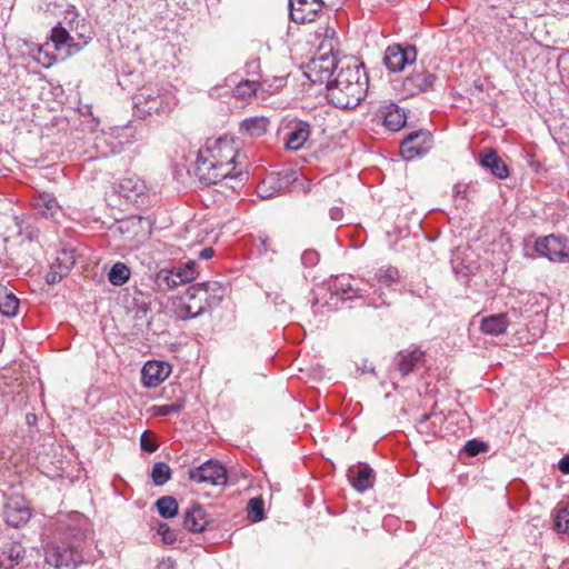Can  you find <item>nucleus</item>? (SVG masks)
I'll return each mask as SVG.
<instances>
[{"instance_id": "1", "label": "nucleus", "mask_w": 569, "mask_h": 569, "mask_svg": "<svg viewBox=\"0 0 569 569\" xmlns=\"http://www.w3.org/2000/svg\"><path fill=\"white\" fill-rule=\"evenodd\" d=\"M89 521L79 512L61 515L56 520L57 541L44 548L46 563L57 569H76L89 562Z\"/></svg>"}, {"instance_id": "2", "label": "nucleus", "mask_w": 569, "mask_h": 569, "mask_svg": "<svg viewBox=\"0 0 569 569\" xmlns=\"http://www.w3.org/2000/svg\"><path fill=\"white\" fill-rule=\"evenodd\" d=\"M240 143L231 136L208 139L199 149L194 173L203 184H216L226 178L242 180L243 162L240 160Z\"/></svg>"}, {"instance_id": "3", "label": "nucleus", "mask_w": 569, "mask_h": 569, "mask_svg": "<svg viewBox=\"0 0 569 569\" xmlns=\"http://www.w3.org/2000/svg\"><path fill=\"white\" fill-rule=\"evenodd\" d=\"M368 77L362 64L340 63L333 80L327 86V98L337 108L357 107L368 91Z\"/></svg>"}, {"instance_id": "4", "label": "nucleus", "mask_w": 569, "mask_h": 569, "mask_svg": "<svg viewBox=\"0 0 569 569\" xmlns=\"http://www.w3.org/2000/svg\"><path fill=\"white\" fill-rule=\"evenodd\" d=\"M132 100L134 114L140 119L152 114H169L177 106L174 93L157 86L142 87L134 93Z\"/></svg>"}, {"instance_id": "5", "label": "nucleus", "mask_w": 569, "mask_h": 569, "mask_svg": "<svg viewBox=\"0 0 569 569\" xmlns=\"http://www.w3.org/2000/svg\"><path fill=\"white\" fill-rule=\"evenodd\" d=\"M535 250L552 262H569V240L566 237L549 234L535 241Z\"/></svg>"}, {"instance_id": "6", "label": "nucleus", "mask_w": 569, "mask_h": 569, "mask_svg": "<svg viewBox=\"0 0 569 569\" xmlns=\"http://www.w3.org/2000/svg\"><path fill=\"white\" fill-rule=\"evenodd\" d=\"M189 479L197 483H208L211 486L226 485L228 477L227 470L218 460H207L199 467L189 469Z\"/></svg>"}, {"instance_id": "7", "label": "nucleus", "mask_w": 569, "mask_h": 569, "mask_svg": "<svg viewBox=\"0 0 569 569\" xmlns=\"http://www.w3.org/2000/svg\"><path fill=\"white\" fill-rule=\"evenodd\" d=\"M417 59V50L413 46L393 44L385 52L383 63L391 72L402 71L407 64H412Z\"/></svg>"}, {"instance_id": "8", "label": "nucleus", "mask_w": 569, "mask_h": 569, "mask_svg": "<svg viewBox=\"0 0 569 569\" xmlns=\"http://www.w3.org/2000/svg\"><path fill=\"white\" fill-rule=\"evenodd\" d=\"M30 507L22 496L14 495L7 499L3 518L9 526L20 528L30 520Z\"/></svg>"}, {"instance_id": "9", "label": "nucleus", "mask_w": 569, "mask_h": 569, "mask_svg": "<svg viewBox=\"0 0 569 569\" xmlns=\"http://www.w3.org/2000/svg\"><path fill=\"white\" fill-rule=\"evenodd\" d=\"M325 6L331 7L320 0H289L290 18L297 23L312 22Z\"/></svg>"}, {"instance_id": "10", "label": "nucleus", "mask_w": 569, "mask_h": 569, "mask_svg": "<svg viewBox=\"0 0 569 569\" xmlns=\"http://www.w3.org/2000/svg\"><path fill=\"white\" fill-rule=\"evenodd\" d=\"M431 133L428 130L410 132L401 142V153L407 159H413L428 152Z\"/></svg>"}, {"instance_id": "11", "label": "nucleus", "mask_w": 569, "mask_h": 569, "mask_svg": "<svg viewBox=\"0 0 569 569\" xmlns=\"http://www.w3.org/2000/svg\"><path fill=\"white\" fill-rule=\"evenodd\" d=\"M437 77L423 67L415 69L402 81L403 91L409 96L427 92L433 89Z\"/></svg>"}, {"instance_id": "12", "label": "nucleus", "mask_w": 569, "mask_h": 569, "mask_svg": "<svg viewBox=\"0 0 569 569\" xmlns=\"http://www.w3.org/2000/svg\"><path fill=\"white\" fill-rule=\"evenodd\" d=\"M190 292L192 297L203 299L208 309H211L221 302L226 288L218 281H207L190 286Z\"/></svg>"}, {"instance_id": "13", "label": "nucleus", "mask_w": 569, "mask_h": 569, "mask_svg": "<svg viewBox=\"0 0 569 569\" xmlns=\"http://www.w3.org/2000/svg\"><path fill=\"white\" fill-rule=\"evenodd\" d=\"M330 53H323L311 61L310 70L313 73L312 81L313 82H326V87L329 86V81L333 80L336 69H339V66L336 62V59Z\"/></svg>"}, {"instance_id": "14", "label": "nucleus", "mask_w": 569, "mask_h": 569, "mask_svg": "<svg viewBox=\"0 0 569 569\" xmlns=\"http://www.w3.org/2000/svg\"><path fill=\"white\" fill-rule=\"evenodd\" d=\"M171 367L163 361H147L141 370L143 385L148 388L158 387L170 375Z\"/></svg>"}, {"instance_id": "15", "label": "nucleus", "mask_w": 569, "mask_h": 569, "mask_svg": "<svg viewBox=\"0 0 569 569\" xmlns=\"http://www.w3.org/2000/svg\"><path fill=\"white\" fill-rule=\"evenodd\" d=\"M479 163L492 176L502 180L508 178L509 169L493 148H485L479 154Z\"/></svg>"}, {"instance_id": "16", "label": "nucleus", "mask_w": 569, "mask_h": 569, "mask_svg": "<svg viewBox=\"0 0 569 569\" xmlns=\"http://www.w3.org/2000/svg\"><path fill=\"white\" fill-rule=\"evenodd\" d=\"M190 293L189 287L177 307V315L183 320L196 318L208 309L203 299L192 297Z\"/></svg>"}, {"instance_id": "17", "label": "nucleus", "mask_w": 569, "mask_h": 569, "mask_svg": "<svg viewBox=\"0 0 569 569\" xmlns=\"http://www.w3.org/2000/svg\"><path fill=\"white\" fill-rule=\"evenodd\" d=\"M348 477L351 486L359 492H365L371 489L375 485V471L368 465H360L352 467L348 471Z\"/></svg>"}, {"instance_id": "18", "label": "nucleus", "mask_w": 569, "mask_h": 569, "mask_svg": "<svg viewBox=\"0 0 569 569\" xmlns=\"http://www.w3.org/2000/svg\"><path fill=\"white\" fill-rule=\"evenodd\" d=\"M209 523V518L199 503H192L183 515V528L191 532L203 531Z\"/></svg>"}, {"instance_id": "19", "label": "nucleus", "mask_w": 569, "mask_h": 569, "mask_svg": "<svg viewBox=\"0 0 569 569\" xmlns=\"http://www.w3.org/2000/svg\"><path fill=\"white\" fill-rule=\"evenodd\" d=\"M422 350L416 348L412 350H402L397 355V368L405 378L413 372L426 359Z\"/></svg>"}, {"instance_id": "20", "label": "nucleus", "mask_w": 569, "mask_h": 569, "mask_svg": "<svg viewBox=\"0 0 569 569\" xmlns=\"http://www.w3.org/2000/svg\"><path fill=\"white\" fill-rule=\"evenodd\" d=\"M74 264V257L71 251L62 250L57 257L56 262L51 264L46 280L49 284L59 282L64 276L68 274L71 267Z\"/></svg>"}, {"instance_id": "21", "label": "nucleus", "mask_w": 569, "mask_h": 569, "mask_svg": "<svg viewBox=\"0 0 569 569\" xmlns=\"http://www.w3.org/2000/svg\"><path fill=\"white\" fill-rule=\"evenodd\" d=\"M351 277L341 276L337 277L329 284V290L332 295L340 297L342 300H351L353 298L362 297L363 292H367L366 289L355 287L351 283Z\"/></svg>"}, {"instance_id": "22", "label": "nucleus", "mask_w": 569, "mask_h": 569, "mask_svg": "<svg viewBox=\"0 0 569 569\" xmlns=\"http://www.w3.org/2000/svg\"><path fill=\"white\" fill-rule=\"evenodd\" d=\"M146 184L138 177L123 178L118 184L117 192L127 201L137 203L139 198L144 194Z\"/></svg>"}, {"instance_id": "23", "label": "nucleus", "mask_w": 569, "mask_h": 569, "mask_svg": "<svg viewBox=\"0 0 569 569\" xmlns=\"http://www.w3.org/2000/svg\"><path fill=\"white\" fill-rule=\"evenodd\" d=\"M383 124L391 131H398L406 124V114L396 103H387L379 109Z\"/></svg>"}, {"instance_id": "24", "label": "nucleus", "mask_w": 569, "mask_h": 569, "mask_svg": "<svg viewBox=\"0 0 569 569\" xmlns=\"http://www.w3.org/2000/svg\"><path fill=\"white\" fill-rule=\"evenodd\" d=\"M197 276V271L187 270L181 273L178 269L161 270L158 273V281L160 286H164L167 289H173L184 282L193 280Z\"/></svg>"}, {"instance_id": "25", "label": "nucleus", "mask_w": 569, "mask_h": 569, "mask_svg": "<svg viewBox=\"0 0 569 569\" xmlns=\"http://www.w3.org/2000/svg\"><path fill=\"white\" fill-rule=\"evenodd\" d=\"M315 38L319 40V49L326 51V53H331L338 49V38L336 37L335 27L326 23L323 26H319L315 31Z\"/></svg>"}, {"instance_id": "26", "label": "nucleus", "mask_w": 569, "mask_h": 569, "mask_svg": "<svg viewBox=\"0 0 569 569\" xmlns=\"http://www.w3.org/2000/svg\"><path fill=\"white\" fill-rule=\"evenodd\" d=\"M508 326L509 320L507 315L498 313L483 318L480 329L486 335L499 336L507 330Z\"/></svg>"}, {"instance_id": "27", "label": "nucleus", "mask_w": 569, "mask_h": 569, "mask_svg": "<svg viewBox=\"0 0 569 569\" xmlns=\"http://www.w3.org/2000/svg\"><path fill=\"white\" fill-rule=\"evenodd\" d=\"M309 136V124L306 122L297 123L296 127L288 133L286 139V148L292 151L301 149L305 142L308 140Z\"/></svg>"}, {"instance_id": "28", "label": "nucleus", "mask_w": 569, "mask_h": 569, "mask_svg": "<svg viewBox=\"0 0 569 569\" xmlns=\"http://www.w3.org/2000/svg\"><path fill=\"white\" fill-rule=\"evenodd\" d=\"M269 127V120L264 117H251L241 121L240 131L251 138L263 136Z\"/></svg>"}, {"instance_id": "29", "label": "nucleus", "mask_w": 569, "mask_h": 569, "mask_svg": "<svg viewBox=\"0 0 569 569\" xmlns=\"http://www.w3.org/2000/svg\"><path fill=\"white\" fill-rule=\"evenodd\" d=\"M33 210L37 214L49 218L53 217L58 210V201L57 199L47 192L40 193L32 203Z\"/></svg>"}, {"instance_id": "30", "label": "nucleus", "mask_w": 569, "mask_h": 569, "mask_svg": "<svg viewBox=\"0 0 569 569\" xmlns=\"http://www.w3.org/2000/svg\"><path fill=\"white\" fill-rule=\"evenodd\" d=\"M19 305L16 295L6 284L0 283V312L6 317H14Z\"/></svg>"}, {"instance_id": "31", "label": "nucleus", "mask_w": 569, "mask_h": 569, "mask_svg": "<svg viewBox=\"0 0 569 569\" xmlns=\"http://www.w3.org/2000/svg\"><path fill=\"white\" fill-rule=\"evenodd\" d=\"M3 555L6 558L0 560V569H12L23 560L26 550L19 542H12L6 548Z\"/></svg>"}, {"instance_id": "32", "label": "nucleus", "mask_w": 569, "mask_h": 569, "mask_svg": "<svg viewBox=\"0 0 569 569\" xmlns=\"http://www.w3.org/2000/svg\"><path fill=\"white\" fill-rule=\"evenodd\" d=\"M281 189L280 179L274 174L267 176L257 187V193L262 199H268Z\"/></svg>"}, {"instance_id": "33", "label": "nucleus", "mask_w": 569, "mask_h": 569, "mask_svg": "<svg viewBox=\"0 0 569 569\" xmlns=\"http://www.w3.org/2000/svg\"><path fill=\"white\" fill-rule=\"evenodd\" d=\"M375 278L381 287L392 288L399 282L400 273L397 268L387 266L378 269Z\"/></svg>"}, {"instance_id": "34", "label": "nucleus", "mask_w": 569, "mask_h": 569, "mask_svg": "<svg viewBox=\"0 0 569 569\" xmlns=\"http://www.w3.org/2000/svg\"><path fill=\"white\" fill-rule=\"evenodd\" d=\"M51 40L57 50H60V48L63 46H67L69 49L74 47L77 50H79L78 44L72 43L73 38L70 36L69 31L61 26V23H58L54 28H52Z\"/></svg>"}, {"instance_id": "35", "label": "nucleus", "mask_w": 569, "mask_h": 569, "mask_svg": "<svg viewBox=\"0 0 569 569\" xmlns=\"http://www.w3.org/2000/svg\"><path fill=\"white\" fill-rule=\"evenodd\" d=\"M552 517L553 528L560 533H569V501L558 505Z\"/></svg>"}, {"instance_id": "36", "label": "nucleus", "mask_w": 569, "mask_h": 569, "mask_svg": "<svg viewBox=\"0 0 569 569\" xmlns=\"http://www.w3.org/2000/svg\"><path fill=\"white\" fill-rule=\"evenodd\" d=\"M159 515L169 519L178 515L179 506L177 500L171 496L160 497L156 502Z\"/></svg>"}, {"instance_id": "37", "label": "nucleus", "mask_w": 569, "mask_h": 569, "mask_svg": "<svg viewBox=\"0 0 569 569\" xmlns=\"http://www.w3.org/2000/svg\"><path fill=\"white\" fill-rule=\"evenodd\" d=\"M130 278V269L122 262L112 266L108 273V279L113 286H122Z\"/></svg>"}, {"instance_id": "38", "label": "nucleus", "mask_w": 569, "mask_h": 569, "mask_svg": "<svg viewBox=\"0 0 569 569\" xmlns=\"http://www.w3.org/2000/svg\"><path fill=\"white\" fill-rule=\"evenodd\" d=\"M171 468L166 462H156L152 467L151 478L156 486H163L171 479Z\"/></svg>"}, {"instance_id": "39", "label": "nucleus", "mask_w": 569, "mask_h": 569, "mask_svg": "<svg viewBox=\"0 0 569 569\" xmlns=\"http://www.w3.org/2000/svg\"><path fill=\"white\" fill-rule=\"evenodd\" d=\"M436 420L441 421L442 417L435 412L422 415V417L417 422L418 431L427 435H436V428L431 427V425H435Z\"/></svg>"}, {"instance_id": "40", "label": "nucleus", "mask_w": 569, "mask_h": 569, "mask_svg": "<svg viewBox=\"0 0 569 569\" xmlns=\"http://www.w3.org/2000/svg\"><path fill=\"white\" fill-rule=\"evenodd\" d=\"M264 516V502L261 498H252L248 503V518L253 522L261 521Z\"/></svg>"}, {"instance_id": "41", "label": "nucleus", "mask_w": 569, "mask_h": 569, "mask_svg": "<svg viewBox=\"0 0 569 569\" xmlns=\"http://www.w3.org/2000/svg\"><path fill=\"white\" fill-rule=\"evenodd\" d=\"M258 86L257 79L243 80L237 84L234 93L237 97L246 99L256 93Z\"/></svg>"}, {"instance_id": "42", "label": "nucleus", "mask_w": 569, "mask_h": 569, "mask_svg": "<svg viewBox=\"0 0 569 569\" xmlns=\"http://www.w3.org/2000/svg\"><path fill=\"white\" fill-rule=\"evenodd\" d=\"M183 408H184V401L178 400L173 403L154 406L152 408V410H153L154 416L166 417V416H171V415L178 413Z\"/></svg>"}, {"instance_id": "43", "label": "nucleus", "mask_w": 569, "mask_h": 569, "mask_svg": "<svg viewBox=\"0 0 569 569\" xmlns=\"http://www.w3.org/2000/svg\"><path fill=\"white\" fill-rule=\"evenodd\" d=\"M246 73L252 79H257L258 81L261 79V68H260V59L258 57L250 58L246 62Z\"/></svg>"}, {"instance_id": "44", "label": "nucleus", "mask_w": 569, "mask_h": 569, "mask_svg": "<svg viewBox=\"0 0 569 569\" xmlns=\"http://www.w3.org/2000/svg\"><path fill=\"white\" fill-rule=\"evenodd\" d=\"M157 532L162 537L164 543L170 545L177 540L176 532L169 527L168 523H158Z\"/></svg>"}, {"instance_id": "45", "label": "nucleus", "mask_w": 569, "mask_h": 569, "mask_svg": "<svg viewBox=\"0 0 569 569\" xmlns=\"http://www.w3.org/2000/svg\"><path fill=\"white\" fill-rule=\"evenodd\" d=\"M141 449L146 452H154L158 449V443L152 439V435L149 431L142 432L140 437Z\"/></svg>"}, {"instance_id": "46", "label": "nucleus", "mask_w": 569, "mask_h": 569, "mask_svg": "<svg viewBox=\"0 0 569 569\" xmlns=\"http://www.w3.org/2000/svg\"><path fill=\"white\" fill-rule=\"evenodd\" d=\"M486 449H487V445L485 442L476 440V439L467 441V443L465 446L466 452L471 457H475V456L486 451Z\"/></svg>"}, {"instance_id": "47", "label": "nucleus", "mask_w": 569, "mask_h": 569, "mask_svg": "<svg viewBox=\"0 0 569 569\" xmlns=\"http://www.w3.org/2000/svg\"><path fill=\"white\" fill-rule=\"evenodd\" d=\"M319 261V253L316 250L308 249L305 250L301 254V262L306 267H313Z\"/></svg>"}, {"instance_id": "48", "label": "nucleus", "mask_w": 569, "mask_h": 569, "mask_svg": "<svg viewBox=\"0 0 569 569\" xmlns=\"http://www.w3.org/2000/svg\"><path fill=\"white\" fill-rule=\"evenodd\" d=\"M330 218L333 221H340L343 217V211L340 207H332L329 211Z\"/></svg>"}, {"instance_id": "49", "label": "nucleus", "mask_w": 569, "mask_h": 569, "mask_svg": "<svg viewBox=\"0 0 569 569\" xmlns=\"http://www.w3.org/2000/svg\"><path fill=\"white\" fill-rule=\"evenodd\" d=\"M558 468L562 473L569 475V456H565L559 460Z\"/></svg>"}, {"instance_id": "50", "label": "nucleus", "mask_w": 569, "mask_h": 569, "mask_svg": "<svg viewBox=\"0 0 569 569\" xmlns=\"http://www.w3.org/2000/svg\"><path fill=\"white\" fill-rule=\"evenodd\" d=\"M260 244L258 247L259 253H266L269 250V238L267 236L259 237Z\"/></svg>"}, {"instance_id": "51", "label": "nucleus", "mask_w": 569, "mask_h": 569, "mask_svg": "<svg viewBox=\"0 0 569 569\" xmlns=\"http://www.w3.org/2000/svg\"><path fill=\"white\" fill-rule=\"evenodd\" d=\"M214 254V250L212 248H204L199 252V258L201 259H210Z\"/></svg>"}, {"instance_id": "52", "label": "nucleus", "mask_w": 569, "mask_h": 569, "mask_svg": "<svg viewBox=\"0 0 569 569\" xmlns=\"http://www.w3.org/2000/svg\"><path fill=\"white\" fill-rule=\"evenodd\" d=\"M466 191H467V186H462V184H456L453 187V193L456 196H460L462 194L463 197L466 196Z\"/></svg>"}, {"instance_id": "53", "label": "nucleus", "mask_w": 569, "mask_h": 569, "mask_svg": "<svg viewBox=\"0 0 569 569\" xmlns=\"http://www.w3.org/2000/svg\"><path fill=\"white\" fill-rule=\"evenodd\" d=\"M194 267H196V262H194V261H189V262H187V263L184 264V267H183V268H181V267H180V268H177V269H178L179 271H181V273H184L187 270H189V271H196Z\"/></svg>"}, {"instance_id": "54", "label": "nucleus", "mask_w": 569, "mask_h": 569, "mask_svg": "<svg viewBox=\"0 0 569 569\" xmlns=\"http://www.w3.org/2000/svg\"><path fill=\"white\" fill-rule=\"evenodd\" d=\"M158 569H173L171 562L169 561H163L159 565Z\"/></svg>"}, {"instance_id": "55", "label": "nucleus", "mask_w": 569, "mask_h": 569, "mask_svg": "<svg viewBox=\"0 0 569 569\" xmlns=\"http://www.w3.org/2000/svg\"><path fill=\"white\" fill-rule=\"evenodd\" d=\"M372 305H373L375 307H380V306H382V305H386V301H385V300H382L380 303L372 302Z\"/></svg>"}, {"instance_id": "56", "label": "nucleus", "mask_w": 569, "mask_h": 569, "mask_svg": "<svg viewBox=\"0 0 569 569\" xmlns=\"http://www.w3.org/2000/svg\"><path fill=\"white\" fill-rule=\"evenodd\" d=\"M277 80L280 82V83H279V86H282V83H283L284 79H283V78H279V79H277Z\"/></svg>"}]
</instances>
